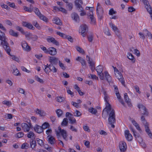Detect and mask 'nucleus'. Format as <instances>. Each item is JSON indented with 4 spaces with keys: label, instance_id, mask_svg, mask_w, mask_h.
Returning a JSON list of instances; mask_svg holds the SVG:
<instances>
[{
    "label": "nucleus",
    "instance_id": "f257e3e1",
    "mask_svg": "<svg viewBox=\"0 0 152 152\" xmlns=\"http://www.w3.org/2000/svg\"><path fill=\"white\" fill-rule=\"evenodd\" d=\"M6 39L7 38L5 34L0 30V45H2L9 55L11 56L10 54L11 49Z\"/></svg>",
    "mask_w": 152,
    "mask_h": 152
},
{
    "label": "nucleus",
    "instance_id": "f03ea898",
    "mask_svg": "<svg viewBox=\"0 0 152 152\" xmlns=\"http://www.w3.org/2000/svg\"><path fill=\"white\" fill-rule=\"evenodd\" d=\"M115 110H112L109 114L108 121L109 123L111 125V127L114 128L115 126L113 124L115 122Z\"/></svg>",
    "mask_w": 152,
    "mask_h": 152
},
{
    "label": "nucleus",
    "instance_id": "7ed1b4c3",
    "mask_svg": "<svg viewBox=\"0 0 152 152\" xmlns=\"http://www.w3.org/2000/svg\"><path fill=\"white\" fill-rule=\"evenodd\" d=\"M137 107L140 109V113L145 116H148L149 114V112L146 108L142 104H139Z\"/></svg>",
    "mask_w": 152,
    "mask_h": 152
},
{
    "label": "nucleus",
    "instance_id": "20e7f679",
    "mask_svg": "<svg viewBox=\"0 0 152 152\" xmlns=\"http://www.w3.org/2000/svg\"><path fill=\"white\" fill-rule=\"evenodd\" d=\"M35 13L39 17L40 19L43 20V21L47 22L48 20V19L45 16L42 15L39 10L37 7H35L33 8V10Z\"/></svg>",
    "mask_w": 152,
    "mask_h": 152
},
{
    "label": "nucleus",
    "instance_id": "39448f33",
    "mask_svg": "<svg viewBox=\"0 0 152 152\" xmlns=\"http://www.w3.org/2000/svg\"><path fill=\"white\" fill-rule=\"evenodd\" d=\"M96 10L97 14L98 15V18L101 20L103 17V10L102 7L100 5L99 3H98Z\"/></svg>",
    "mask_w": 152,
    "mask_h": 152
},
{
    "label": "nucleus",
    "instance_id": "423d86ee",
    "mask_svg": "<svg viewBox=\"0 0 152 152\" xmlns=\"http://www.w3.org/2000/svg\"><path fill=\"white\" fill-rule=\"evenodd\" d=\"M96 70L97 72L100 79L102 80H104V78L103 75L104 73H102L103 70V66L101 65H99L96 67Z\"/></svg>",
    "mask_w": 152,
    "mask_h": 152
},
{
    "label": "nucleus",
    "instance_id": "0eeeda50",
    "mask_svg": "<svg viewBox=\"0 0 152 152\" xmlns=\"http://www.w3.org/2000/svg\"><path fill=\"white\" fill-rule=\"evenodd\" d=\"M75 6L79 12H81L80 13V15L81 16H83L86 15V13L83 11V8L82 7L81 5L79 4V1L76 0L75 1Z\"/></svg>",
    "mask_w": 152,
    "mask_h": 152
},
{
    "label": "nucleus",
    "instance_id": "6e6552de",
    "mask_svg": "<svg viewBox=\"0 0 152 152\" xmlns=\"http://www.w3.org/2000/svg\"><path fill=\"white\" fill-rule=\"evenodd\" d=\"M58 129L59 132H58V131L56 132L57 136H59L60 133L63 138L65 140H66L67 134L66 131L64 129L61 130V128L60 127H58Z\"/></svg>",
    "mask_w": 152,
    "mask_h": 152
},
{
    "label": "nucleus",
    "instance_id": "1a4fd4ad",
    "mask_svg": "<svg viewBox=\"0 0 152 152\" xmlns=\"http://www.w3.org/2000/svg\"><path fill=\"white\" fill-rule=\"evenodd\" d=\"M116 78L122 84L125 86V81L122 75L121 72L117 73L115 74Z\"/></svg>",
    "mask_w": 152,
    "mask_h": 152
},
{
    "label": "nucleus",
    "instance_id": "9d476101",
    "mask_svg": "<svg viewBox=\"0 0 152 152\" xmlns=\"http://www.w3.org/2000/svg\"><path fill=\"white\" fill-rule=\"evenodd\" d=\"M80 29L82 35L83 37H85L88 31V26L85 24L82 25L80 26Z\"/></svg>",
    "mask_w": 152,
    "mask_h": 152
},
{
    "label": "nucleus",
    "instance_id": "9b49d317",
    "mask_svg": "<svg viewBox=\"0 0 152 152\" xmlns=\"http://www.w3.org/2000/svg\"><path fill=\"white\" fill-rule=\"evenodd\" d=\"M21 127L25 132H28L31 126V123L27 124L26 123H23L21 124Z\"/></svg>",
    "mask_w": 152,
    "mask_h": 152
},
{
    "label": "nucleus",
    "instance_id": "f8f14e48",
    "mask_svg": "<svg viewBox=\"0 0 152 152\" xmlns=\"http://www.w3.org/2000/svg\"><path fill=\"white\" fill-rule=\"evenodd\" d=\"M119 148L121 152H125L127 149V146L126 142L123 141H121L119 143Z\"/></svg>",
    "mask_w": 152,
    "mask_h": 152
},
{
    "label": "nucleus",
    "instance_id": "ddd939ff",
    "mask_svg": "<svg viewBox=\"0 0 152 152\" xmlns=\"http://www.w3.org/2000/svg\"><path fill=\"white\" fill-rule=\"evenodd\" d=\"M23 50L27 51H29L31 50V48L28 45V43L25 41H23L21 43Z\"/></svg>",
    "mask_w": 152,
    "mask_h": 152
},
{
    "label": "nucleus",
    "instance_id": "4468645a",
    "mask_svg": "<svg viewBox=\"0 0 152 152\" xmlns=\"http://www.w3.org/2000/svg\"><path fill=\"white\" fill-rule=\"evenodd\" d=\"M89 14L88 18L91 20V23L92 24H95L96 23V19L94 16L93 12L92 10H90V13Z\"/></svg>",
    "mask_w": 152,
    "mask_h": 152
},
{
    "label": "nucleus",
    "instance_id": "2eb2a0df",
    "mask_svg": "<svg viewBox=\"0 0 152 152\" xmlns=\"http://www.w3.org/2000/svg\"><path fill=\"white\" fill-rule=\"evenodd\" d=\"M49 61L50 63V64L56 65L58 64L59 60L58 58L55 56H50V57Z\"/></svg>",
    "mask_w": 152,
    "mask_h": 152
},
{
    "label": "nucleus",
    "instance_id": "dca6fc26",
    "mask_svg": "<svg viewBox=\"0 0 152 152\" xmlns=\"http://www.w3.org/2000/svg\"><path fill=\"white\" fill-rule=\"evenodd\" d=\"M47 40L48 42H52L57 46L59 45L58 42L54 38L52 37H50L47 39Z\"/></svg>",
    "mask_w": 152,
    "mask_h": 152
},
{
    "label": "nucleus",
    "instance_id": "f3484780",
    "mask_svg": "<svg viewBox=\"0 0 152 152\" xmlns=\"http://www.w3.org/2000/svg\"><path fill=\"white\" fill-rule=\"evenodd\" d=\"M125 135L126 139L128 141H131L132 140L133 137L132 134L129 133V131L128 130H126L125 132Z\"/></svg>",
    "mask_w": 152,
    "mask_h": 152
},
{
    "label": "nucleus",
    "instance_id": "a211bd4d",
    "mask_svg": "<svg viewBox=\"0 0 152 152\" xmlns=\"http://www.w3.org/2000/svg\"><path fill=\"white\" fill-rule=\"evenodd\" d=\"M11 71H12V73L15 76H20L21 75L19 70L14 65L12 66Z\"/></svg>",
    "mask_w": 152,
    "mask_h": 152
},
{
    "label": "nucleus",
    "instance_id": "6ab92c4d",
    "mask_svg": "<svg viewBox=\"0 0 152 152\" xmlns=\"http://www.w3.org/2000/svg\"><path fill=\"white\" fill-rule=\"evenodd\" d=\"M34 131L40 134L43 131L42 126L36 124L34 128Z\"/></svg>",
    "mask_w": 152,
    "mask_h": 152
},
{
    "label": "nucleus",
    "instance_id": "aec40b11",
    "mask_svg": "<svg viewBox=\"0 0 152 152\" xmlns=\"http://www.w3.org/2000/svg\"><path fill=\"white\" fill-rule=\"evenodd\" d=\"M104 78L108 82H110L112 81V77L107 71H105L103 73Z\"/></svg>",
    "mask_w": 152,
    "mask_h": 152
},
{
    "label": "nucleus",
    "instance_id": "412c9836",
    "mask_svg": "<svg viewBox=\"0 0 152 152\" xmlns=\"http://www.w3.org/2000/svg\"><path fill=\"white\" fill-rule=\"evenodd\" d=\"M48 143L51 145L54 144L55 142V140L54 137L50 135L47 136Z\"/></svg>",
    "mask_w": 152,
    "mask_h": 152
},
{
    "label": "nucleus",
    "instance_id": "4be33fe9",
    "mask_svg": "<svg viewBox=\"0 0 152 152\" xmlns=\"http://www.w3.org/2000/svg\"><path fill=\"white\" fill-rule=\"evenodd\" d=\"M23 25L28 28L29 29L34 30L35 28L33 27L31 23L26 22H23Z\"/></svg>",
    "mask_w": 152,
    "mask_h": 152
},
{
    "label": "nucleus",
    "instance_id": "5701e85b",
    "mask_svg": "<svg viewBox=\"0 0 152 152\" xmlns=\"http://www.w3.org/2000/svg\"><path fill=\"white\" fill-rule=\"evenodd\" d=\"M72 18L76 22H79L80 19L78 15L75 13H73L71 15Z\"/></svg>",
    "mask_w": 152,
    "mask_h": 152
},
{
    "label": "nucleus",
    "instance_id": "b1692460",
    "mask_svg": "<svg viewBox=\"0 0 152 152\" xmlns=\"http://www.w3.org/2000/svg\"><path fill=\"white\" fill-rule=\"evenodd\" d=\"M49 53L52 56L55 55L56 54L57 51L56 48L53 47H50L49 48Z\"/></svg>",
    "mask_w": 152,
    "mask_h": 152
},
{
    "label": "nucleus",
    "instance_id": "393cba45",
    "mask_svg": "<svg viewBox=\"0 0 152 152\" xmlns=\"http://www.w3.org/2000/svg\"><path fill=\"white\" fill-rule=\"evenodd\" d=\"M106 107L103 110L102 113V115H103V112L105 110V111H106V112H107V113H108L109 111H111L112 110H113V109H111V105L109 103H106ZM111 112V111H110V112Z\"/></svg>",
    "mask_w": 152,
    "mask_h": 152
},
{
    "label": "nucleus",
    "instance_id": "a878e982",
    "mask_svg": "<svg viewBox=\"0 0 152 152\" xmlns=\"http://www.w3.org/2000/svg\"><path fill=\"white\" fill-rule=\"evenodd\" d=\"M54 10L57 11H60L65 13H66L67 12V11L65 9L61 7H54Z\"/></svg>",
    "mask_w": 152,
    "mask_h": 152
},
{
    "label": "nucleus",
    "instance_id": "bb28decb",
    "mask_svg": "<svg viewBox=\"0 0 152 152\" xmlns=\"http://www.w3.org/2000/svg\"><path fill=\"white\" fill-rule=\"evenodd\" d=\"M145 129V131L149 137L152 139V133H151V131L150 130L149 126H146Z\"/></svg>",
    "mask_w": 152,
    "mask_h": 152
},
{
    "label": "nucleus",
    "instance_id": "cd10ccee",
    "mask_svg": "<svg viewBox=\"0 0 152 152\" xmlns=\"http://www.w3.org/2000/svg\"><path fill=\"white\" fill-rule=\"evenodd\" d=\"M132 123L133 124L135 127L136 129L137 130H138L140 132L141 131V130L139 124L135 120H132Z\"/></svg>",
    "mask_w": 152,
    "mask_h": 152
},
{
    "label": "nucleus",
    "instance_id": "c85d7f7f",
    "mask_svg": "<svg viewBox=\"0 0 152 152\" xmlns=\"http://www.w3.org/2000/svg\"><path fill=\"white\" fill-rule=\"evenodd\" d=\"M77 60L79 61L81 63L83 66H85L86 65V62L85 60L82 58L80 57H78L76 59Z\"/></svg>",
    "mask_w": 152,
    "mask_h": 152
},
{
    "label": "nucleus",
    "instance_id": "c756f323",
    "mask_svg": "<svg viewBox=\"0 0 152 152\" xmlns=\"http://www.w3.org/2000/svg\"><path fill=\"white\" fill-rule=\"evenodd\" d=\"M141 119L142 121V123L144 124L145 126V128L146 126H148V125L147 123L146 120L145 119V116L144 115H142L141 118Z\"/></svg>",
    "mask_w": 152,
    "mask_h": 152
},
{
    "label": "nucleus",
    "instance_id": "7c9ffc66",
    "mask_svg": "<svg viewBox=\"0 0 152 152\" xmlns=\"http://www.w3.org/2000/svg\"><path fill=\"white\" fill-rule=\"evenodd\" d=\"M128 58L130 60H131L133 63H134L135 61V59L134 58L133 56L130 53H128Z\"/></svg>",
    "mask_w": 152,
    "mask_h": 152
},
{
    "label": "nucleus",
    "instance_id": "2f4dec72",
    "mask_svg": "<svg viewBox=\"0 0 152 152\" xmlns=\"http://www.w3.org/2000/svg\"><path fill=\"white\" fill-rule=\"evenodd\" d=\"M86 58L87 61H88V63L90 64V67H95L94 62L92 60H90V57L88 56H87Z\"/></svg>",
    "mask_w": 152,
    "mask_h": 152
},
{
    "label": "nucleus",
    "instance_id": "473e14b6",
    "mask_svg": "<svg viewBox=\"0 0 152 152\" xmlns=\"http://www.w3.org/2000/svg\"><path fill=\"white\" fill-rule=\"evenodd\" d=\"M9 34L10 35L15 37H18V34L17 32H15L12 29H10V31H9Z\"/></svg>",
    "mask_w": 152,
    "mask_h": 152
},
{
    "label": "nucleus",
    "instance_id": "72a5a7b5",
    "mask_svg": "<svg viewBox=\"0 0 152 152\" xmlns=\"http://www.w3.org/2000/svg\"><path fill=\"white\" fill-rule=\"evenodd\" d=\"M66 3V7L69 10H71L73 8V4L72 3H69L67 1L65 2Z\"/></svg>",
    "mask_w": 152,
    "mask_h": 152
},
{
    "label": "nucleus",
    "instance_id": "f704fd0d",
    "mask_svg": "<svg viewBox=\"0 0 152 152\" xmlns=\"http://www.w3.org/2000/svg\"><path fill=\"white\" fill-rule=\"evenodd\" d=\"M36 112L40 116H45V113L43 111L40 110L38 109H37Z\"/></svg>",
    "mask_w": 152,
    "mask_h": 152
},
{
    "label": "nucleus",
    "instance_id": "c9c22d12",
    "mask_svg": "<svg viewBox=\"0 0 152 152\" xmlns=\"http://www.w3.org/2000/svg\"><path fill=\"white\" fill-rule=\"evenodd\" d=\"M52 21L54 23H56L58 25H61V22H60V20L57 18H54Z\"/></svg>",
    "mask_w": 152,
    "mask_h": 152
},
{
    "label": "nucleus",
    "instance_id": "e433bc0d",
    "mask_svg": "<svg viewBox=\"0 0 152 152\" xmlns=\"http://www.w3.org/2000/svg\"><path fill=\"white\" fill-rule=\"evenodd\" d=\"M103 93L104 95V100L106 102V104L107 103H109L108 102V95L106 93V92L105 90L103 91Z\"/></svg>",
    "mask_w": 152,
    "mask_h": 152
},
{
    "label": "nucleus",
    "instance_id": "4c0bfd02",
    "mask_svg": "<svg viewBox=\"0 0 152 152\" xmlns=\"http://www.w3.org/2000/svg\"><path fill=\"white\" fill-rule=\"evenodd\" d=\"M109 25L111 28H112V29L114 31H116V32H117L118 28L115 25L112 23H109Z\"/></svg>",
    "mask_w": 152,
    "mask_h": 152
},
{
    "label": "nucleus",
    "instance_id": "58836bf2",
    "mask_svg": "<svg viewBox=\"0 0 152 152\" xmlns=\"http://www.w3.org/2000/svg\"><path fill=\"white\" fill-rule=\"evenodd\" d=\"M145 6V7L148 12L150 10H152V8L149 4V2H147L144 4Z\"/></svg>",
    "mask_w": 152,
    "mask_h": 152
},
{
    "label": "nucleus",
    "instance_id": "ea45409f",
    "mask_svg": "<svg viewBox=\"0 0 152 152\" xmlns=\"http://www.w3.org/2000/svg\"><path fill=\"white\" fill-rule=\"evenodd\" d=\"M49 66H50L49 67L50 71L53 72H57V69L53 66V65L50 64H49Z\"/></svg>",
    "mask_w": 152,
    "mask_h": 152
},
{
    "label": "nucleus",
    "instance_id": "a19ab883",
    "mask_svg": "<svg viewBox=\"0 0 152 152\" xmlns=\"http://www.w3.org/2000/svg\"><path fill=\"white\" fill-rule=\"evenodd\" d=\"M30 144L31 147L33 149L36 146V143L35 140H32L30 141Z\"/></svg>",
    "mask_w": 152,
    "mask_h": 152
},
{
    "label": "nucleus",
    "instance_id": "79ce46f5",
    "mask_svg": "<svg viewBox=\"0 0 152 152\" xmlns=\"http://www.w3.org/2000/svg\"><path fill=\"white\" fill-rule=\"evenodd\" d=\"M69 121H70L69 123L71 124H73L76 123V119L75 118L71 117L68 118Z\"/></svg>",
    "mask_w": 152,
    "mask_h": 152
},
{
    "label": "nucleus",
    "instance_id": "37998d69",
    "mask_svg": "<svg viewBox=\"0 0 152 152\" xmlns=\"http://www.w3.org/2000/svg\"><path fill=\"white\" fill-rule=\"evenodd\" d=\"M136 140H137L139 143L143 141L142 138L139 135H137L136 134L134 136Z\"/></svg>",
    "mask_w": 152,
    "mask_h": 152
},
{
    "label": "nucleus",
    "instance_id": "c03bdc74",
    "mask_svg": "<svg viewBox=\"0 0 152 152\" xmlns=\"http://www.w3.org/2000/svg\"><path fill=\"white\" fill-rule=\"evenodd\" d=\"M89 111L92 114H95L97 112V110L96 109L94 108L93 107H91L89 109Z\"/></svg>",
    "mask_w": 152,
    "mask_h": 152
},
{
    "label": "nucleus",
    "instance_id": "a18cd8bd",
    "mask_svg": "<svg viewBox=\"0 0 152 152\" xmlns=\"http://www.w3.org/2000/svg\"><path fill=\"white\" fill-rule=\"evenodd\" d=\"M57 98V101L59 102H62L65 100V98L63 97L58 96Z\"/></svg>",
    "mask_w": 152,
    "mask_h": 152
},
{
    "label": "nucleus",
    "instance_id": "49530a36",
    "mask_svg": "<svg viewBox=\"0 0 152 152\" xmlns=\"http://www.w3.org/2000/svg\"><path fill=\"white\" fill-rule=\"evenodd\" d=\"M24 10L27 12H31L33 10V8H32L31 7V5L30 6V8L25 7Z\"/></svg>",
    "mask_w": 152,
    "mask_h": 152
},
{
    "label": "nucleus",
    "instance_id": "de8ad7c7",
    "mask_svg": "<svg viewBox=\"0 0 152 152\" xmlns=\"http://www.w3.org/2000/svg\"><path fill=\"white\" fill-rule=\"evenodd\" d=\"M56 34L59 35L60 36L62 37L65 39L66 37V35H65L64 34L60 32V31H56Z\"/></svg>",
    "mask_w": 152,
    "mask_h": 152
},
{
    "label": "nucleus",
    "instance_id": "09e8293b",
    "mask_svg": "<svg viewBox=\"0 0 152 152\" xmlns=\"http://www.w3.org/2000/svg\"><path fill=\"white\" fill-rule=\"evenodd\" d=\"M88 78L93 79H98V77H97L95 75L89 74L88 75Z\"/></svg>",
    "mask_w": 152,
    "mask_h": 152
},
{
    "label": "nucleus",
    "instance_id": "8fccbe9b",
    "mask_svg": "<svg viewBox=\"0 0 152 152\" xmlns=\"http://www.w3.org/2000/svg\"><path fill=\"white\" fill-rule=\"evenodd\" d=\"M32 24L38 29H40L41 28L39 26L36 21H33L32 22Z\"/></svg>",
    "mask_w": 152,
    "mask_h": 152
},
{
    "label": "nucleus",
    "instance_id": "3c124183",
    "mask_svg": "<svg viewBox=\"0 0 152 152\" xmlns=\"http://www.w3.org/2000/svg\"><path fill=\"white\" fill-rule=\"evenodd\" d=\"M29 147V145L27 143H23L21 145V148L22 149H27Z\"/></svg>",
    "mask_w": 152,
    "mask_h": 152
},
{
    "label": "nucleus",
    "instance_id": "603ef678",
    "mask_svg": "<svg viewBox=\"0 0 152 152\" xmlns=\"http://www.w3.org/2000/svg\"><path fill=\"white\" fill-rule=\"evenodd\" d=\"M49 126V125L48 123L47 122H45L42 124V127L43 130L48 128Z\"/></svg>",
    "mask_w": 152,
    "mask_h": 152
},
{
    "label": "nucleus",
    "instance_id": "864d4df0",
    "mask_svg": "<svg viewBox=\"0 0 152 152\" xmlns=\"http://www.w3.org/2000/svg\"><path fill=\"white\" fill-rule=\"evenodd\" d=\"M56 113L58 117L61 116L63 113V112L61 109H58L56 111Z\"/></svg>",
    "mask_w": 152,
    "mask_h": 152
},
{
    "label": "nucleus",
    "instance_id": "5fc2aeb1",
    "mask_svg": "<svg viewBox=\"0 0 152 152\" xmlns=\"http://www.w3.org/2000/svg\"><path fill=\"white\" fill-rule=\"evenodd\" d=\"M41 49L44 51V52L46 53H49V48L48 49H47L44 46H42L40 47Z\"/></svg>",
    "mask_w": 152,
    "mask_h": 152
},
{
    "label": "nucleus",
    "instance_id": "6e6d98bb",
    "mask_svg": "<svg viewBox=\"0 0 152 152\" xmlns=\"http://www.w3.org/2000/svg\"><path fill=\"white\" fill-rule=\"evenodd\" d=\"M68 123V119L66 118L64 119L63 121L61 123V125L66 126L67 125Z\"/></svg>",
    "mask_w": 152,
    "mask_h": 152
},
{
    "label": "nucleus",
    "instance_id": "4d7b16f0",
    "mask_svg": "<svg viewBox=\"0 0 152 152\" xmlns=\"http://www.w3.org/2000/svg\"><path fill=\"white\" fill-rule=\"evenodd\" d=\"M15 28L17 30L19 31L22 33H24V31L23 30L22 27L18 26H15Z\"/></svg>",
    "mask_w": 152,
    "mask_h": 152
},
{
    "label": "nucleus",
    "instance_id": "13d9d810",
    "mask_svg": "<svg viewBox=\"0 0 152 152\" xmlns=\"http://www.w3.org/2000/svg\"><path fill=\"white\" fill-rule=\"evenodd\" d=\"M37 142L41 146H42L43 145V141L39 138L37 139Z\"/></svg>",
    "mask_w": 152,
    "mask_h": 152
},
{
    "label": "nucleus",
    "instance_id": "bf43d9fd",
    "mask_svg": "<svg viewBox=\"0 0 152 152\" xmlns=\"http://www.w3.org/2000/svg\"><path fill=\"white\" fill-rule=\"evenodd\" d=\"M34 133L31 132L30 131L29 132L27 135V137L28 138H31V137H34Z\"/></svg>",
    "mask_w": 152,
    "mask_h": 152
},
{
    "label": "nucleus",
    "instance_id": "052dcab7",
    "mask_svg": "<svg viewBox=\"0 0 152 152\" xmlns=\"http://www.w3.org/2000/svg\"><path fill=\"white\" fill-rule=\"evenodd\" d=\"M76 49L77 51L81 53H85L84 50L79 47L77 46Z\"/></svg>",
    "mask_w": 152,
    "mask_h": 152
},
{
    "label": "nucleus",
    "instance_id": "680f3d73",
    "mask_svg": "<svg viewBox=\"0 0 152 152\" xmlns=\"http://www.w3.org/2000/svg\"><path fill=\"white\" fill-rule=\"evenodd\" d=\"M74 116H75L79 117L81 115V114L80 111L78 110H76L74 113Z\"/></svg>",
    "mask_w": 152,
    "mask_h": 152
},
{
    "label": "nucleus",
    "instance_id": "e2e57ef3",
    "mask_svg": "<svg viewBox=\"0 0 152 152\" xmlns=\"http://www.w3.org/2000/svg\"><path fill=\"white\" fill-rule=\"evenodd\" d=\"M88 41L92 42L93 39V36L92 34H90L88 36Z\"/></svg>",
    "mask_w": 152,
    "mask_h": 152
},
{
    "label": "nucleus",
    "instance_id": "0e129e2a",
    "mask_svg": "<svg viewBox=\"0 0 152 152\" xmlns=\"http://www.w3.org/2000/svg\"><path fill=\"white\" fill-rule=\"evenodd\" d=\"M3 104H6L7 106H10L11 104L10 102L9 101L4 100L2 102Z\"/></svg>",
    "mask_w": 152,
    "mask_h": 152
},
{
    "label": "nucleus",
    "instance_id": "69168bd1",
    "mask_svg": "<svg viewBox=\"0 0 152 152\" xmlns=\"http://www.w3.org/2000/svg\"><path fill=\"white\" fill-rule=\"evenodd\" d=\"M35 78L36 80L41 83H43L44 82L43 80L40 78L38 76H35Z\"/></svg>",
    "mask_w": 152,
    "mask_h": 152
},
{
    "label": "nucleus",
    "instance_id": "338daca9",
    "mask_svg": "<svg viewBox=\"0 0 152 152\" xmlns=\"http://www.w3.org/2000/svg\"><path fill=\"white\" fill-rule=\"evenodd\" d=\"M30 39L33 41H36L38 37L36 35H32V34Z\"/></svg>",
    "mask_w": 152,
    "mask_h": 152
},
{
    "label": "nucleus",
    "instance_id": "774afa93",
    "mask_svg": "<svg viewBox=\"0 0 152 152\" xmlns=\"http://www.w3.org/2000/svg\"><path fill=\"white\" fill-rule=\"evenodd\" d=\"M11 56L12 57V59L14 60L15 61L18 62H19V59L17 56L14 55H12Z\"/></svg>",
    "mask_w": 152,
    "mask_h": 152
}]
</instances>
